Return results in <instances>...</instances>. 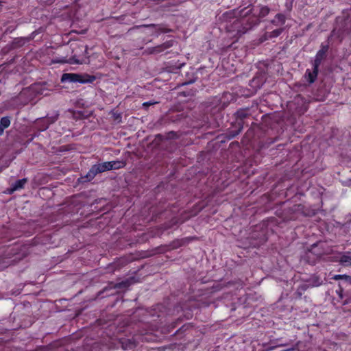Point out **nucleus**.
Masks as SVG:
<instances>
[{
	"label": "nucleus",
	"mask_w": 351,
	"mask_h": 351,
	"mask_svg": "<svg viewBox=\"0 0 351 351\" xmlns=\"http://www.w3.org/2000/svg\"><path fill=\"white\" fill-rule=\"evenodd\" d=\"M123 166L124 162L119 160L95 164L91 167L85 176L81 177L80 178V182H89L92 180L98 173L112 169H118L123 167Z\"/></svg>",
	"instance_id": "1"
},
{
	"label": "nucleus",
	"mask_w": 351,
	"mask_h": 351,
	"mask_svg": "<svg viewBox=\"0 0 351 351\" xmlns=\"http://www.w3.org/2000/svg\"><path fill=\"white\" fill-rule=\"evenodd\" d=\"M258 23L259 20L254 17L250 18L246 21L245 19L235 20L232 24V31H237V35L241 36Z\"/></svg>",
	"instance_id": "2"
},
{
	"label": "nucleus",
	"mask_w": 351,
	"mask_h": 351,
	"mask_svg": "<svg viewBox=\"0 0 351 351\" xmlns=\"http://www.w3.org/2000/svg\"><path fill=\"white\" fill-rule=\"evenodd\" d=\"M95 80L93 75H82L77 73H64L61 77L62 82H80L81 84L92 83Z\"/></svg>",
	"instance_id": "3"
},
{
	"label": "nucleus",
	"mask_w": 351,
	"mask_h": 351,
	"mask_svg": "<svg viewBox=\"0 0 351 351\" xmlns=\"http://www.w3.org/2000/svg\"><path fill=\"white\" fill-rule=\"evenodd\" d=\"M351 32V19H346L344 21L343 27L341 29H337L335 28L330 35L328 38V40H330L332 37L336 36L341 40L346 34H348Z\"/></svg>",
	"instance_id": "4"
},
{
	"label": "nucleus",
	"mask_w": 351,
	"mask_h": 351,
	"mask_svg": "<svg viewBox=\"0 0 351 351\" xmlns=\"http://www.w3.org/2000/svg\"><path fill=\"white\" fill-rule=\"evenodd\" d=\"M329 49L328 44L322 43L320 49L317 52L314 62L313 63V67L319 69L322 61L326 58L327 52Z\"/></svg>",
	"instance_id": "5"
},
{
	"label": "nucleus",
	"mask_w": 351,
	"mask_h": 351,
	"mask_svg": "<svg viewBox=\"0 0 351 351\" xmlns=\"http://www.w3.org/2000/svg\"><path fill=\"white\" fill-rule=\"evenodd\" d=\"M173 44V40H168V41H166L165 43H162V45H158L156 47L147 48L146 49V51L149 54L159 53L163 51L164 50L172 47Z\"/></svg>",
	"instance_id": "6"
},
{
	"label": "nucleus",
	"mask_w": 351,
	"mask_h": 351,
	"mask_svg": "<svg viewBox=\"0 0 351 351\" xmlns=\"http://www.w3.org/2000/svg\"><path fill=\"white\" fill-rule=\"evenodd\" d=\"M54 121H55V119L47 117V118H45V119L39 120L37 122V124L40 125V128H39L40 130L45 131Z\"/></svg>",
	"instance_id": "7"
},
{
	"label": "nucleus",
	"mask_w": 351,
	"mask_h": 351,
	"mask_svg": "<svg viewBox=\"0 0 351 351\" xmlns=\"http://www.w3.org/2000/svg\"><path fill=\"white\" fill-rule=\"evenodd\" d=\"M319 69H315V67H313V71L307 69L306 71L305 76L307 77V80L310 84L313 83L316 79L318 74Z\"/></svg>",
	"instance_id": "8"
},
{
	"label": "nucleus",
	"mask_w": 351,
	"mask_h": 351,
	"mask_svg": "<svg viewBox=\"0 0 351 351\" xmlns=\"http://www.w3.org/2000/svg\"><path fill=\"white\" fill-rule=\"evenodd\" d=\"M286 21V16L285 14L279 13L277 14L274 19L271 21V23L275 26L283 25Z\"/></svg>",
	"instance_id": "9"
},
{
	"label": "nucleus",
	"mask_w": 351,
	"mask_h": 351,
	"mask_svg": "<svg viewBox=\"0 0 351 351\" xmlns=\"http://www.w3.org/2000/svg\"><path fill=\"white\" fill-rule=\"evenodd\" d=\"M121 348L125 350H132L136 347V343L133 339H125L121 341Z\"/></svg>",
	"instance_id": "10"
},
{
	"label": "nucleus",
	"mask_w": 351,
	"mask_h": 351,
	"mask_svg": "<svg viewBox=\"0 0 351 351\" xmlns=\"http://www.w3.org/2000/svg\"><path fill=\"white\" fill-rule=\"evenodd\" d=\"M27 178H23L16 180L14 183L12 184L11 192H14L15 191L23 189L25 184L27 183Z\"/></svg>",
	"instance_id": "11"
},
{
	"label": "nucleus",
	"mask_w": 351,
	"mask_h": 351,
	"mask_svg": "<svg viewBox=\"0 0 351 351\" xmlns=\"http://www.w3.org/2000/svg\"><path fill=\"white\" fill-rule=\"evenodd\" d=\"M310 287V285L305 282L301 284L295 291V294L298 298H301L302 294Z\"/></svg>",
	"instance_id": "12"
},
{
	"label": "nucleus",
	"mask_w": 351,
	"mask_h": 351,
	"mask_svg": "<svg viewBox=\"0 0 351 351\" xmlns=\"http://www.w3.org/2000/svg\"><path fill=\"white\" fill-rule=\"evenodd\" d=\"M339 263L343 266H351V256L344 254L341 256Z\"/></svg>",
	"instance_id": "13"
},
{
	"label": "nucleus",
	"mask_w": 351,
	"mask_h": 351,
	"mask_svg": "<svg viewBox=\"0 0 351 351\" xmlns=\"http://www.w3.org/2000/svg\"><path fill=\"white\" fill-rule=\"evenodd\" d=\"M306 283H308L310 287H318L321 285V281H320V279L317 277V276H315V277H313V278H311Z\"/></svg>",
	"instance_id": "14"
},
{
	"label": "nucleus",
	"mask_w": 351,
	"mask_h": 351,
	"mask_svg": "<svg viewBox=\"0 0 351 351\" xmlns=\"http://www.w3.org/2000/svg\"><path fill=\"white\" fill-rule=\"evenodd\" d=\"M158 27V29L159 31H161V32H165V33L170 32V29L162 28V27H160V25H155V24H148V25H140V26H136L135 28H139V27Z\"/></svg>",
	"instance_id": "15"
},
{
	"label": "nucleus",
	"mask_w": 351,
	"mask_h": 351,
	"mask_svg": "<svg viewBox=\"0 0 351 351\" xmlns=\"http://www.w3.org/2000/svg\"><path fill=\"white\" fill-rule=\"evenodd\" d=\"M10 125V118L9 117H3L0 120V126L3 129L8 128Z\"/></svg>",
	"instance_id": "16"
},
{
	"label": "nucleus",
	"mask_w": 351,
	"mask_h": 351,
	"mask_svg": "<svg viewBox=\"0 0 351 351\" xmlns=\"http://www.w3.org/2000/svg\"><path fill=\"white\" fill-rule=\"evenodd\" d=\"M236 115L238 119H239L242 121L243 119L246 118L248 116V113H247V110H243V109H240L237 111Z\"/></svg>",
	"instance_id": "17"
},
{
	"label": "nucleus",
	"mask_w": 351,
	"mask_h": 351,
	"mask_svg": "<svg viewBox=\"0 0 351 351\" xmlns=\"http://www.w3.org/2000/svg\"><path fill=\"white\" fill-rule=\"evenodd\" d=\"M334 280H346V282H349L351 284V276H348V275H346V274H343V275H335L333 278H332Z\"/></svg>",
	"instance_id": "18"
},
{
	"label": "nucleus",
	"mask_w": 351,
	"mask_h": 351,
	"mask_svg": "<svg viewBox=\"0 0 351 351\" xmlns=\"http://www.w3.org/2000/svg\"><path fill=\"white\" fill-rule=\"evenodd\" d=\"M269 13V8L267 6L261 7L259 12V16L264 17Z\"/></svg>",
	"instance_id": "19"
},
{
	"label": "nucleus",
	"mask_w": 351,
	"mask_h": 351,
	"mask_svg": "<svg viewBox=\"0 0 351 351\" xmlns=\"http://www.w3.org/2000/svg\"><path fill=\"white\" fill-rule=\"evenodd\" d=\"M283 29H284L283 28H280V29L273 30L272 32H270L269 37L270 38L278 37L279 35L281 34Z\"/></svg>",
	"instance_id": "20"
},
{
	"label": "nucleus",
	"mask_w": 351,
	"mask_h": 351,
	"mask_svg": "<svg viewBox=\"0 0 351 351\" xmlns=\"http://www.w3.org/2000/svg\"><path fill=\"white\" fill-rule=\"evenodd\" d=\"M130 285V283H129V281L128 280H125V281H122L121 282H119V283H116L114 286V288H117V289H121V288H125V287H127Z\"/></svg>",
	"instance_id": "21"
},
{
	"label": "nucleus",
	"mask_w": 351,
	"mask_h": 351,
	"mask_svg": "<svg viewBox=\"0 0 351 351\" xmlns=\"http://www.w3.org/2000/svg\"><path fill=\"white\" fill-rule=\"evenodd\" d=\"M245 10H247L245 12H244V10L241 11V15L243 16H246L252 13V8L247 7L245 8Z\"/></svg>",
	"instance_id": "22"
},
{
	"label": "nucleus",
	"mask_w": 351,
	"mask_h": 351,
	"mask_svg": "<svg viewBox=\"0 0 351 351\" xmlns=\"http://www.w3.org/2000/svg\"><path fill=\"white\" fill-rule=\"evenodd\" d=\"M293 1L294 0H286L285 6L288 10H291Z\"/></svg>",
	"instance_id": "23"
},
{
	"label": "nucleus",
	"mask_w": 351,
	"mask_h": 351,
	"mask_svg": "<svg viewBox=\"0 0 351 351\" xmlns=\"http://www.w3.org/2000/svg\"><path fill=\"white\" fill-rule=\"evenodd\" d=\"M238 124L239 125V128L238 131L236 133H234V134L231 135L232 137H234L235 136L239 134L241 132V131L242 130V129H243V123L242 121H241V122H239Z\"/></svg>",
	"instance_id": "24"
},
{
	"label": "nucleus",
	"mask_w": 351,
	"mask_h": 351,
	"mask_svg": "<svg viewBox=\"0 0 351 351\" xmlns=\"http://www.w3.org/2000/svg\"><path fill=\"white\" fill-rule=\"evenodd\" d=\"M158 104V101H149L143 103V106L146 108V107H148L149 106H152V105H154V104Z\"/></svg>",
	"instance_id": "25"
},
{
	"label": "nucleus",
	"mask_w": 351,
	"mask_h": 351,
	"mask_svg": "<svg viewBox=\"0 0 351 351\" xmlns=\"http://www.w3.org/2000/svg\"><path fill=\"white\" fill-rule=\"evenodd\" d=\"M4 129L2 128V126H0V136H1L3 133Z\"/></svg>",
	"instance_id": "26"
},
{
	"label": "nucleus",
	"mask_w": 351,
	"mask_h": 351,
	"mask_svg": "<svg viewBox=\"0 0 351 351\" xmlns=\"http://www.w3.org/2000/svg\"><path fill=\"white\" fill-rule=\"evenodd\" d=\"M192 82H191H191H185V83H184V84H183V85L189 84L192 83Z\"/></svg>",
	"instance_id": "27"
},
{
	"label": "nucleus",
	"mask_w": 351,
	"mask_h": 351,
	"mask_svg": "<svg viewBox=\"0 0 351 351\" xmlns=\"http://www.w3.org/2000/svg\"><path fill=\"white\" fill-rule=\"evenodd\" d=\"M58 62H62V63H64V62H66L65 60H61V61H57Z\"/></svg>",
	"instance_id": "28"
},
{
	"label": "nucleus",
	"mask_w": 351,
	"mask_h": 351,
	"mask_svg": "<svg viewBox=\"0 0 351 351\" xmlns=\"http://www.w3.org/2000/svg\"><path fill=\"white\" fill-rule=\"evenodd\" d=\"M317 244L312 245V250L314 248L315 246H316Z\"/></svg>",
	"instance_id": "29"
},
{
	"label": "nucleus",
	"mask_w": 351,
	"mask_h": 351,
	"mask_svg": "<svg viewBox=\"0 0 351 351\" xmlns=\"http://www.w3.org/2000/svg\"><path fill=\"white\" fill-rule=\"evenodd\" d=\"M1 5V2L0 1V6Z\"/></svg>",
	"instance_id": "30"
}]
</instances>
